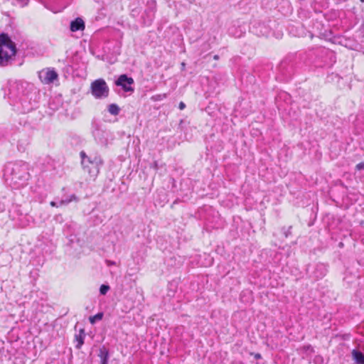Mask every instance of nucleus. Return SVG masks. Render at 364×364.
Listing matches in <instances>:
<instances>
[{
  "label": "nucleus",
  "instance_id": "f03ea898",
  "mask_svg": "<svg viewBox=\"0 0 364 364\" xmlns=\"http://www.w3.org/2000/svg\"><path fill=\"white\" fill-rule=\"evenodd\" d=\"M82 165L85 171H87L91 177H96L100 172V166L102 164V160L97 156L93 159H87L88 164L85 161L87 156L84 151L80 152Z\"/></svg>",
  "mask_w": 364,
  "mask_h": 364
},
{
  "label": "nucleus",
  "instance_id": "4468645a",
  "mask_svg": "<svg viewBox=\"0 0 364 364\" xmlns=\"http://www.w3.org/2000/svg\"><path fill=\"white\" fill-rule=\"evenodd\" d=\"M356 168L358 170H362L364 169V162L359 163L356 165Z\"/></svg>",
  "mask_w": 364,
  "mask_h": 364
},
{
  "label": "nucleus",
  "instance_id": "39448f33",
  "mask_svg": "<svg viewBox=\"0 0 364 364\" xmlns=\"http://www.w3.org/2000/svg\"><path fill=\"white\" fill-rule=\"evenodd\" d=\"M42 75H40V78L41 81L44 83L49 84L53 82L55 80L58 78V74L54 70H47L45 73V76L42 78Z\"/></svg>",
  "mask_w": 364,
  "mask_h": 364
},
{
  "label": "nucleus",
  "instance_id": "7ed1b4c3",
  "mask_svg": "<svg viewBox=\"0 0 364 364\" xmlns=\"http://www.w3.org/2000/svg\"><path fill=\"white\" fill-rule=\"evenodd\" d=\"M91 93L96 99L105 98L108 97L109 88L103 79H97L91 83Z\"/></svg>",
  "mask_w": 364,
  "mask_h": 364
},
{
  "label": "nucleus",
  "instance_id": "dca6fc26",
  "mask_svg": "<svg viewBox=\"0 0 364 364\" xmlns=\"http://www.w3.org/2000/svg\"><path fill=\"white\" fill-rule=\"evenodd\" d=\"M106 263L107 264L108 266H111V265H114L115 264V262H113V261H110V260H107L106 261Z\"/></svg>",
  "mask_w": 364,
  "mask_h": 364
},
{
  "label": "nucleus",
  "instance_id": "1a4fd4ad",
  "mask_svg": "<svg viewBox=\"0 0 364 364\" xmlns=\"http://www.w3.org/2000/svg\"><path fill=\"white\" fill-rule=\"evenodd\" d=\"M85 336V334L84 329H80L79 334L75 335V339L77 343L75 346L76 348L80 349L83 345Z\"/></svg>",
  "mask_w": 364,
  "mask_h": 364
},
{
  "label": "nucleus",
  "instance_id": "ddd939ff",
  "mask_svg": "<svg viewBox=\"0 0 364 364\" xmlns=\"http://www.w3.org/2000/svg\"><path fill=\"white\" fill-rule=\"evenodd\" d=\"M109 287L108 285L102 284L100 288V294L102 295H105L107 292L109 291Z\"/></svg>",
  "mask_w": 364,
  "mask_h": 364
},
{
  "label": "nucleus",
  "instance_id": "aec40b11",
  "mask_svg": "<svg viewBox=\"0 0 364 364\" xmlns=\"http://www.w3.org/2000/svg\"><path fill=\"white\" fill-rule=\"evenodd\" d=\"M213 59H214V60H218L219 59V55H215L213 56Z\"/></svg>",
  "mask_w": 364,
  "mask_h": 364
},
{
  "label": "nucleus",
  "instance_id": "6ab92c4d",
  "mask_svg": "<svg viewBox=\"0 0 364 364\" xmlns=\"http://www.w3.org/2000/svg\"><path fill=\"white\" fill-rule=\"evenodd\" d=\"M255 358L257 359H259L261 358V355H260V354L257 353V354H255Z\"/></svg>",
  "mask_w": 364,
  "mask_h": 364
},
{
  "label": "nucleus",
  "instance_id": "2eb2a0df",
  "mask_svg": "<svg viewBox=\"0 0 364 364\" xmlns=\"http://www.w3.org/2000/svg\"><path fill=\"white\" fill-rule=\"evenodd\" d=\"M185 107H186V105H185L183 102H181L179 103V106H178V107H179V109H180L181 110L185 108Z\"/></svg>",
  "mask_w": 364,
  "mask_h": 364
},
{
  "label": "nucleus",
  "instance_id": "f257e3e1",
  "mask_svg": "<svg viewBox=\"0 0 364 364\" xmlns=\"http://www.w3.org/2000/svg\"><path fill=\"white\" fill-rule=\"evenodd\" d=\"M16 48L15 43L6 34L0 35V65L5 66L15 56Z\"/></svg>",
  "mask_w": 364,
  "mask_h": 364
},
{
  "label": "nucleus",
  "instance_id": "0eeeda50",
  "mask_svg": "<svg viewBox=\"0 0 364 364\" xmlns=\"http://www.w3.org/2000/svg\"><path fill=\"white\" fill-rule=\"evenodd\" d=\"M84 28H85L84 21L80 18H76L75 21H72L70 23V30L72 31L83 30Z\"/></svg>",
  "mask_w": 364,
  "mask_h": 364
},
{
  "label": "nucleus",
  "instance_id": "4be33fe9",
  "mask_svg": "<svg viewBox=\"0 0 364 364\" xmlns=\"http://www.w3.org/2000/svg\"><path fill=\"white\" fill-rule=\"evenodd\" d=\"M154 168H155L156 169H157V168H158V165H157V163H156V162H155V163H154Z\"/></svg>",
  "mask_w": 364,
  "mask_h": 364
},
{
  "label": "nucleus",
  "instance_id": "9b49d317",
  "mask_svg": "<svg viewBox=\"0 0 364 364\" xmlns=\"http://www.w3.org/2000/svg\"><path fill=\"white\" fill-rule=\"evenodd\" d=\"M103 317V313L100 312V313H98L95 316H90L89 318V321L90 322L92 323V324H94L95 323L96 321H100L102 318Z\"/></svg>",
  "mask_w": 364,
  "mask_h": 364
},
{
  "label": "nucleus",
  "instance_id": "9d476101",
  "mask_svg": "<svg viewBox=\"0 0 364 364\" xmlns=\"http://www.w3.org/2000/svg\"><path fill=\"white\" fill-rule=\"evenodd\" d=\"M108 111L112 115H117L119 113V107L116 104H111L108 107Z\"/></svg>",
  "mask_w": 364,
  "mask_h": 364
},
{
  "label": "nucleus",
  "instance_id": "f3484780",
  "mask_svg": "<svg viewBox=\"0 0 364 364\" xmlns=\"http://www.w3.org/2000/svg\"><path fill=\"white\" fill-rule=\"evenodd\" d=\"M50 204L53 207H57L58 206L57 203L55 202H54V201H51Z\"/></svg>",
  "mask_w": 364,
  "mask_h": 364
},
{
  "label": "nucleus",
  "instance_id": "f8f14e48",
  "mask_svg": "<svg viewBox=\"0 0 364 364\" xmlns=\"http://www.w3.org/2000/svg\"><path fill=\"white\" fill-rule=\"evenodd\" d=\"M77 201V198L75 195H72L70 196V198L69 199H66V200H60V205H67L69 203L72 202V201Z\"/></svg>",
  "mask_w": 364,
  "mask_h": 364
},
{
  "label": "nucleus",
  "instance_id": "412c9836",
  "mask_svg": "<svg viewBox=\"0 0 364 364\" xmlns=\"http://www.w3.org/2000/svg\"><path fill=\"white\" fill-rule=\"evenodd\" d=\"M181 67H182V69H184V68H185V67H186V63L183 62V63H181Z\"/></svg>",
  "mask_w": 364,
  "mask_h": 364
},
{
  "label": "nucleus",
  "instance_id": "6e6552de",
  "mask_svg": "<svg viewBox=\"0 0 364 364\" xmlns=\"http://www.w3.org/2000/svg\"><path fill=\"white\" fill-rule=\"evenodd\" d=\"M352 357L357 364H364V354L357 350H353Z\"/></svg>",
  "mask_w": 364,
  "mask_h": 364
},
{
  "label": "nucleus",
  "instance_id": "423d86ee",
  "mask_svg": "<svg viewBox=\"0 0 364 364\" xmlns=\"http://www.w3.org/2000/svg\"><path fill=\"white\" fill-rule=\"evenodd\" d=\"M98 356L101 364H108L109 350L105 346H103L100 348Z\"/></svg>",
  "mask_w": 364,
  "mask_h": 364
},
{
  "label": "nucleus",
  "instance_id": "a211bd4d",
  "mask_svg": "<svg viewBox=\"0 0 364 364\" xmlns=\"http://www.w3.org/2000/svg\"><path fill=\"white\" fill-rule=\"evenodd\" d=\"M290 229H291V227H289V230H288L287 232H285V237H288V235L291 233V232H290Z\"/></svg>",
  "mask_w": 364,
  "mask_h": 364
},
{
  "label": "nucleus",
  "instance_id": "5701e85b",
  "mask_svg": "<svg viewBox=\"0 0 364 364\" xmlns=\"http://www.w3.org/2000/svg\"><path fill=\"white\" fill-rule=\"evenodd\" d=\"M362 2H364V0H360Z\"/></svg>",
  "mask_w": 364,
  "mask_h": 364
},
{
  "label": "nucleus",
  "instance_id": "20e7f679",
  "mask_svg": "<svg viewBox=\"0 0 364 364\" xmlns=\"http://www.w3.org/2000/svg\"><path fill=\"white\" fill-rule=\"evenodd\" d=\"M134 82L132 77L123 74L119 76L118 79L115 81V85L122 87L124 92H133L134 88L131 87V85H132Z\"/></svg>",
  "mask_w": 364,
  "mask_h": 364
}]
</instances>
